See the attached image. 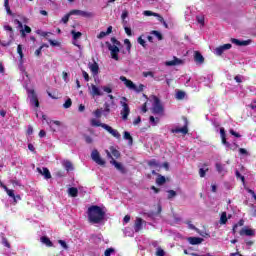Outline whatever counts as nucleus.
<instances>
[{
  "label": "nucleus",
  "instance_id": "f257e3e1",
  "mask_svg": "<svg viewBox=\"0 0 256 256\" xmlns=\"http://www.w3.org/2000/svg\"><path fill=\"white\" fill-rule=\"evenodd\" d=\"M87 215L88 221L92 225H101L105 221V210L97 205L90 206L87 210Z\"/></svg>",
  "mask_w": 256,
  "mask_h": 256
},
{
  "label": "nucleus",
  "instance_id": "f03ea898",
  "mask_svg": "<svg viewBox=\"0 0 256 256\" xmlns=\"http://www.w3.org/2000/svg\"><path fill=\"white\" fill-rule=\"evenodd\" d=\"M111 43L112 44H109V42H107L111 57L115 61H119V47H121V42H119L115 38H111Z\"/></svg>",
  "mask_w": 256,
  "mask_h": 256
},
{
  "label": "nucleus",
  "instance_id": "7ed1b4c3",
  "mask_svg": "<svg viewBox=\"0 0 256 256\" xmlns=\"http://www.w3.org/2000/svg\"><path fill=\"white\" fill-rule=\"evenodd\" d=\"M120 105L122 107V109L120 110L122 121H127V119H129V115H131V108H129L127 98L122 97L120 100Z\"/></svg>",
  "mask_w": 256,
  "mask_h": 256
},
{
  "label": "nucleus",
  "instance_id": "20e7f679",
  "mask_svg": "<svg viewBox=\"0 0 256 256\" xmlns=\"http://www.w3.org/2000/svg\"><path fill=\"white\" fill-rule=\"evenodd\" d=\"M120 81L124 82V85H126L130 91H135L136 93H141L145 87L143 84H140L139 86L135 85L133 81L127 79L125 76H120Z\"/></svg>",
  "mask_w": 256,
  "mask_h": 256
},
{
  "label": "nucleus",
  "instance_id": "39448f33",
  "mask_svg": "<svg viewBox=\"0 0 256 256\" xmlns=\"http://www.w3.org/2000/svg\"><path fill=\"white\" fill-rule=\"evenodd\" d=\"M184 124L182 128L175 127L171 130L172 133L179 134L181 133L182 135H187L189 133V120H187V117L183 116L182 117Z\"/></svg>",
  "mask_w": 256,
  "mask_h": 256
},
{
  "label": "nucleus",
  "instance_id": "423d86ee",
  "mask_svg": "<svg viewBox=\"0 0 256 256\" xmlns=\"http://www.w3.org/2000/svg\"><path fill=\"white\" fill-rule=\"evenodd\" d=\"M105 153H106L108 159H111V160H110L111 165H114V167H115L118 171H120V173H123V174L127 173V170H125V167L123 166V164L117 162V161L115 160V158H113V156H111V152H109V150H105Z\"/></svg>",
  "mask_w": 256,
  "mask_h": 256
},
{
  "label": "nucleus",
  "instance_id": "0eeeda50",
  "mask_svg": "<svg viewBox=\"0 0 256 256\" xmlns=\"http://www.w3.org/2000/svg\"><path fill=\"white\" fill-rule=\"evenodd\" d=\"M150 102H152V113L154 115L161 113V100L157 96H152Z\"/></svg>",
  "mask_w": 256,
  "mask_h": 256
},
{
  "label": "nucleus",
  "instance_id": "6e6552de",
  "mask_svg": "<svg viewBox=\"0 0 256 256\" xmlns=\"http://www.w3.org/2000/svg\"><path fill=\"white\" fill-rule=\"evenodd\" d=\"M88 92H89V95H91V97H103L104 95L102 88L95 84H91L88 87Z\"/></svg>",
  "mask_w": 256,
  "mask_h": 256
},
{
  "label": "nucleus",
  "instance_id": "1a4fd4ad",
  "mask_svg": "<svg viewBox=\"0 0 256 256\" xmlns=\"http://www.w3.org/2000/svg\"><path fill=\"white\" fill-rule=\"evenodd\" d=\"M91 159L97 165H101V166L105 165V160H103V158H101V154H99V151L97 149L92 150Z\"/></svg>",
  "mask_w": 256,
  "mask_h": 256
},
{
  "label": "nucleus",
  "instance_id": "9d476101",
  "mask_svg": "<svg viewBox=\"0 0 256 256\" xmlns=\"http://www.w3.org/2000/svg\"><path fill=\"white\" fill-rule=\"evenodd\" d=\"M164 65H166V67H177L179 65H185V60L173 56V60L164 62Z\"/></svg>",
  "mask_w": 256,
  "mask_h": 256
},
{
  "label": "nucleus",
  "instance_id": "9b49d317",
  "mask_svg": "<svg viewBox=\"0 0 256 256\" xmlns=\"http://www.w3.org/2000/svg\"><path fill=\"white\" fill-rule=\"evenodd\" d=\"M14 23H16V25H18V27L21 29L20 33L23 39L27 37L26 33H31V27L24 25V28H23V23H21V21H19L18 19H15Z\"/></svg>",
  "mask_w": 256,
  "mask_h": 256
},
{
  "label": "nucleus",
  "instance_id": "f8f14e48",
  "mask_svg": "<svg viewBox=\"0 0 256 256\" xmlns=\"http://www.w3.org/2000/svg\"><path fill=\"white\" fill-rule=\"evenodd\" d=\"M28 99H30V105L33 107H39V100L37 99V94H35V90L28 89Z\"/></svg>",
  "mask_w": 256,
  "mask_h": 256
},
{
  "label": "nucleus",
  "instance_id": "ddd939ff",
  "mask_svg": "<svg viewBox=\"0 0 256 256\" xmlns=\"http://www.w3.org/2000/svg\"><path fill=\"white\" fill-rule=\"evenodd\" d=\"M146 39L149 41V43L161 41V32L153 30L149 35H146Z\"/></svg>",
  "mask_w": 256,
  "mask_h": 256
},
{
  "label": "nucleus",
  "instance_id": "4468645a",
  "mask_svg": "<svg viewBox=\"0 0 256 256\" xmlns=\"http://www.w3.org/2000/svg\"><path fill=\"white\" fill-rule=\"evenodd\" d=\"M71 35H72V44H74L75 47H78V49L82 50L83 48L79 45V39H81L83 34L81 32L72 30Z\"/></svg>",
  "mask_w": 256,
  "mask_h": 256
},
{
  "label": "nucleus",
  "instance_id": "2eb2a0df",
  "mask_svg": "<svg viewBox=\"0 0 256 256\" xmlns=\"http://www.w3.org/2000/svg\"><path fill=\"white\" fill-rule=\"evenodd\" d=\"M42 120L46 121V123L49 125L51 131H57V127H61V122L57 120H47L46 115H42Z\"/></svg>",
  "mask_w": 256,
  "mask_h": 256
},
{
  "label": "nucleus",
  "instance_id": "dca6fc26",
  "mask_svg": "<svg viewBox=\"0 0 256 256\" xmlns=\"http://www.w3.org/2000/svg\"><path fill=\"white\" fill-rule=\"evenodd\" d=\"M102 129H105V131L110 133V135H112V137H115V139H121V134L119 133V131H117L116 129H113L111 126L107 124L102 125Z\"/></svg>",
  "mask_w": 256,
  "mask_h": 256
},
{
  "label": "nucleus",
  "instance_id": "f3484780",
  "mask_svg": "<svg viewBox=\"0 0 256 256\" xmlns=\"http://www.w3.org/2000/svg\"><path fill=\"white\" fill-rule=\"evenodd\" d=\"M232 45L231 44H224L222 46L217 47L214 50L215 55L221 56L223 55V53H225V51H228V49H231Z\"/></svg>",
  "mask_w": 256,
  "mask_h": 256
},
{
  "label": "nucleus",
  "instance_id": "a211bd4d",
  "mask_svg": "<svg viewBox=\"0 0 256 256\" xmlns=\"http://www.w3.org/2000/svg\"><path fill=\"white\" fill-rule=\"evenodd\" d=\"M231 43L238 47H247V45H251V40H239L237 38H232Z\"/></svg>",
  "mask_w": 256,
  "mask_h": 256
},
{
  "label": "nucleus",
  "instance_id": "6ab92c4d",
  "mask_svg": "<svg viewBox=\"0 0 256 256\" xmlns=\"http://www.w3.org/2000/svg\"><path fill=\"white\" fill-rule=\"evenodd\" d=\"M70 15H78L80 17H93L92 12H87L83 10H72L70 11Z\"/></svg>",
  "mask_w": 256,
  "mask_h": 256
},
{
  "label": "nucleus",
  "instance_id": "aec40b11",
  "mask_svg": "<svg viewBox=\"0 0 256 256\" xmlns=\"http://www.w3.org/2000/svg\"><path fill=\"white\" fill-rule=\"evenodd\" d=\"M194 61L195 63H198L199 65H203L205 63V57H203V54L199 51L194 52Z\"/></svg>",
  "mask_w": 256,
  "mask_h": 256
},
{
  "label": "nucleus",
  "instance_id": "412c9836",
  "mask_svg": "<svg viewBox=\"0 0 256 256\" xmlns=\"http://www.w3.org/2000/svg\"><path fill=\"white\" fill-rule=\"evenodd\" d=\"M239 234L241 235V237H243V235H246V237H255V230L249 228H242Z\"/></svg>",
  "mask_w": 256,
  "mask_h": 256
},
{
  "label": "nucleus",
  "instance_id": "4be33fe9",
  "mask_svg": "<svg viewBox=\"0 0 256 256\" xmlns=\"http://www.w3.org/2000/svg\"><path fill=\"white\" fill-rule=\"evenodd\" d=\"M38 173L44 177V179H51V172L45 168V167H38L37 168Z\"/></svg>",
  "mask_w": 256,
  "mask_h": 256
},
{
  "label": "nucleus",
  "instance_id": "5701e85b",
  "mask_svg": "<svg viewBox=\"0 0 256 256\" xmlns=\"http://www.w3.org/2000/svg\"><path fill=\"white\" fill-rule=\"evenodd\" d=\"M7 195L10 196L11 198H13L14 203H17V201H19L21 199V196L17 195L15 196V192L13 190H10L9 188H7V186H3Z\"/></svg>",
  "mask_w": 256,
  "mask_h": 256
},
{
  "label": "nucleus",
  "instance_id": "b1692460",
  "mask_svg": "<svg viewBox=\"0 0 256 256\" xmlns=\"http://www.w3.org/2000/svg\"><path fill=\"white\" fill-rule=\"evenodd\" d=\"M188 242L190 245H201L203 243V238L201 237H189Z\"/></svg>",
  "mask_w": 256,
  "mask_h": 256
},
{
  "label": "nucleus",
  "instance_id": "393cba45",
  "mask_svg": "<svg viewBox=\"0 0 256 256\" xmlns=\"http://www.w3.org/2000/svg\"><path fill=\"white\" fill-rule=\"evenodd\" d=\"M111 33H113V26H109L106 32H100L97 36V39H104V37H107V35H111Z\"/></svg>",
  "mask_w": 256,
  "mask_h": 256
},
{
  "label": "nucleus",
  "instance_id": "a878e982",
  "mask_svg": "<svg viewBox=\"0 0 256 256\" xmlns=\"http://www.w3.org/2000/svg\"><path fill=\"white\" fill-rule=\"evenodd\" d=\"M143 229V219L137 218L134 224V230L137 232L141 231Z\"/></svg>",
  "mask_w": 256,
  "mask_h": 256
},
{
  "label": "nucleus",
  "instance_id": "bb28decb",
  "mask_svg": "<svg viewBox=\"0 0 256 256\" xmlns=\"http://www.w3.org/2000/svg\"><path fill=\"white\" fill-rule=\"evenodd\" d=\"M109 153H110L112 159H113V157L115 159H119V157H121V153L115 147H110Z\"/></svg>",
  "mask_w": 256,
  "mask_h": 256
},
{
  "label": "nucleus",
  "instance_id": "cd10ccee",
  "mask_svg": "<svg viewBox=\"0 0 256 256\" xmlns=\"http://www.w3.org/2000/svg\"><path fill=\"white\" fill-rule=\"evenodd\" d=\"M90 125H91V127H103V125H107V124L101 123V120H99L97 118H92L90 120Z\"/></svg>",
  "mask_w": 256,
  "mask_h": 256
},
{
  "label": "nucleus",
  "instance_id": "c85d7f7f",
  "mask_svg": "<svg viewBox=\"0 0 256 256\" xmlns=\"http://www.w3.org/2000/svg\"><path fill=\"white\" fill-rule=\"evenodd\" d=\"M220 137L222 139L223 145H229V142H227V134L225 133V128H220Z\"/></svg>",
  "mask_w": 256,
  "mask_h": 256
},
{
  "label": "nucleus",
  "instance_id": "c756f323",
  "mask_svg": "<svg viewBox=\"0 0 256 256\" xmlns=\"http://www.w3.org/2000/svg\"><path fill=\"white\" fill-rule=\"evenodd\" d=\"M89 69L93 73V75H97V73H99V65L97 64V62L89 64Z\"/></svg>",
  "mask_w": 256,
  "mask_h": 256
},
{
  "label": "nucleus",
  "instance_id": "7c9ffc66",
  "mask_svg": "<svg viewBox=\"0 0 256 256\" xmlns=\"http://www.w3.org/2000/svg\"><path fill=\"white\" fill-rule=\"evenodd\" d=\"M41 243H43V245H46V247H53V242H51V240L49 238H47V236H42L40 238Z\"/></svg>",
  "mask_w": 256,
  "mask_h": 256
},
{
  "label": "nucleus",
  "instance_id": "2f4dec72",
  "mask_svg": "<svg viewBox=\"0 0 256 256\" xmlns=\"http://www.w3.org/2000/svg\"><path fill=\"white\" fill-rule=\"evenodd\" d=\"M63 167H64V169H66L67 171H73V163H71V161H69V160H65L64 162H63Z\"/></svg>",
  "mask_w": 256,
  "mask_h": 256
},
{
  "label": "nucleus",
  "instance_id": "473e14b6",
  "mask_svg": "<svg viewBox=\"0 0 256 256\" xmlns=\"http://www.w3.org/2000/svg\"><path fill=\"white\" fill-rule=\"evenodd\" d=\"M143 15H145V17H158L159 19H161V15H159L155 12L149 11V10H145L143 12Z\"/></svg>",
  "mask_w": 256,
  "mask_h": 256
},
{
  "label": "nucleus",
  "instance_id": "72a5a7b5",
  "mask_svg": "<svg viewBox=\"0 0 256 256\" xmlns=\"http://www.w3.org/2000/svg\"><path fill=\"white\" fill-rule=\"evenodd\" d=\"M17 53H18V55L20 57V62L23 63V57H25V56L23 54V46L21 44H19L17 46Z\"/></svg>",
  "mask_w": 256,
  "mask_h": 256
},
{
  "label": "nucleus",
  "instance_id": "f704fd0d",
  "mask_svg": "<svg viewBox=\"0 0 256 256\" xmlns=\"http://www.w3.org/2000/svg\"><path fill=\"white\" fill-rule=\"evenodd\" d=\"M161 23H163L164 27L166 29H173V22L172 21H165V19H163V17H161Z\"/></svg>",
  "mask_w": 256,
  "mask_h": 256
},
{
  "label": "nucleus",
  "instance_id": "c9c22d12",
  "mask_svg": "<svg viewBox=\"0 0 256 256\" xmlns=\"http://www.w3.org/2000/svg\"><path fill=\"white\" fill-rule=\"evenodd\" d=\"M124 139L126 141H129V145H133V137L131 136V133H129L128 131L124 132Z\"/></svg>",
  "mask_w": 256,
  "mask_h": 256
},
{
  "label": "nucleus",
  "instance_id": "e433bc0d",
  "mask_svg": "<svg viewBox=\"0 0 256 256\" xmlns=\"http://www.w3.org/2000/svg\"><path fill=\"white\" fill-rule=\"evenodd\" d=\"M103 113H104L105 117H107L111 113V105H109V103L104 104Z\"/></svg>",
  "mask_w": 256,
  "mask_h": 256
},
{
  "label": "nucleus",
  "instance_id": "4c0bfd02",
  "mask_svg": "<svg viewBox=\"0 0 256 256\" xmlns=\"http://www.w3.org/2000/svg\"><path fill=\"white\" fill-rule=\"evenodd\" d=\"M68 193H69V195H71V197H77L79 190H77V188H75V187H71L68 189Z\"/></svg>",
  "mask_w": 256,
  "mask_h": 256
},
{
  "label": "nucleus",
  "instance_id": "58836bf2",
  "mask_svg": "<svg viewBox=\"0 0 256 256\" xmlns=\"http://www.w3.org/2000/svg\"><path fill=\"white\" fill-rule=\"evenodd\" d=\"M127 17H129V12L127 10H124L121 15L123 25H127Z\"/></svg>",
  "mask_w": 256,
  "mask_h": 256
},
{
  "label": "nucleus",
  "instance_id": "ea45409f",
  "mask_svg": "<svg viewBox=\"0 0 256 256\" xmlns=\"http://www.w3.org/2000/svg\"><path fill=\"white\" fill-rule=\"evenodd\" d=\"M146 39H147V36H146V35L140 36V37L138 38V43H139V45H142V47H145V45H146V43H147Z\"/></svg>",
  "mask_w": 256,
  "mask_h": 256
},
{
  "label": "nucleus",
  "instance_id": "a19ab883",
  "mask_svg": "<svg viewBox=\"0 0 256 256\" xmlns=\"http://www.w3.org/2000/svg\"><path fill=\"white\" fill-rule=\"evenodd\" d=\"M167 193V199L169 200L175 199V197H177V192L175 190H168Z\"/></svg>",
  "mask_w": 256,
  "mask_h": 256
},
{
  "label": "nucleus",
  "instance_id": "79ce46f5",
  "mask_svg": "<svg viewBox=\"0 0 256 256\" xmlns=\"http://www.w3.org/2000/svg\"><path fill=\"white\" fill-rule=\"evenodd\" d=\"M227 223V212H222L220 217V225H225Z\"/></svg>",
  "mask_w": 256,
  "mask_h": 256
},
{
  "label": "nucleus",
  "instance_id": "37998d69",
  "mask_svg": "<svg viewBox=\"0 0 256 256\" xmlns=\"http://www.w3.org/2000/svg\"><path fill=\"white\" fill-rule=\"evenodd\" d=\"M185 92L183 90H179L177 93H176V99H178L179 101L185 99Z\"/></svg>",
  "mask_w": 256,
  "mask_h": 256
},
{
  "label": "nucleus",
  "instance_id": "c03bdc74",
  "mask_svg": "<svg viewBox=\"0 0 256 256\" xmlns=\"http://www.w3.org/2000/svg\"><path fill=\"white\" fill-rule=\"evenodd\" d=\"M104 112L102 109H96L94 112H93V115L96 119H101V115H103Z\"/></svg>",
  "mask_w": 256,
  "mask_h": 256
},
{
  "label": "nucleus",
  "instance_id": "a18cd8bd",
  "mask_svg": "<svg viewBox=\"0 0 256 256\" xmlns=\"http://www.w3.org/2000/svg\"><path fill=\"white\" fill-rule=\"evenodd\" d=\"M71 15V12L66 14L64 17H62L60 23H64V25H67V23H69V17H71Z\"/></svg>",
  "mask_w": 256,
  "mask_h": 256
},
{
  "label": "nucleus",
  "instance_id": "49530a36",
  "mask_svg": "<svg viewBox=\"0 0 256 256\" xmlns=\"http://www.w3.org/2000/svg\"><path fill=\"white\" fill-rule=\"evenodd\" d=\"M4 7H5V10H6V13L8 15H11V7H9V0H4Z\"/></svg>",
  "mask_w": 256,
  "mask_h": 256
},
{
  "label": "nucleus",
  "instance_id": "de8ad7c7",
  "mask_svg": "<svg viewBox=\"0 0 256 256\" xmlns=\"http://www.w3.org/2000/svg\"><path fill=\"white\" fill-rule=\"evenodd\" d=\"M101 89L104 93H113V88H111V86H101Z\"/></svg>",
  "mask_w": 256,
  "mask_h": 256
},
{
  "label": "nucleus",
  "instance_id": "09e8293b",
  "mask_svg": "<svg viewBox=\"0 0 256 256\" xmlns=\"http://www.w3.org/2000/svg\"><path fill=\"white\" fill-rule=\"evenodd\" d=\"M73 105V102L71 101V98H68L65 103L63 104L64 109H69Z\"/></svg>",
  "mask_w": 256,
  "mask_h": 256
},
{
  "label": "nucleus",
  "instance_id": "8fccbe9b",
  "mask_svg": "<svg viewBox=\"0 0 256 256\" xmlns=\"http://www.w3.org/2000/svg\"><path fill=\"white\" fill-rule=\"evenodd\" d=\"M43 47H49V45L43 44L41 47H39V48L35 51L36 57H39V56L41 55V51H43Z\"/></svg>",
  "mask_w": 256,
  "mask_h": 256
},
{
  "label": "nucleus",
  "instance_id": "3c124183",
  "mask_svg": "<svg viewBox=\"0 0 256 256\" xmlns=\"http://www.w3.org/2000/svg\"><path fill=\"white\" fill-rule=\"evenodd\" d=\"M113 254H115V249H113V248H108V249H106L105 252H104V255H105V256H111V255H113Z\"/></svg>",
  "mask_w": 256,
  "mask_h": 256
},
{
  "label": "nucleus",
  "instance_id": "603ef678",
  "mask_svg": "<svg viewBox=\"0 0 256 256\" xmlns=\"http://www.w3.org/2000/svg\"><path fill=\"white\" fill-rule=\"evenodd\" d=\"M207 171H209V168H200L199 169L200 177H205V175L207 174Z\"/></svg>",
  "mask_w": 256,
  "mask_h": 256
},
{
  "label": "nucleus",
  "instance_id": "864d4df0",
  "mask_svg": "<svg viewBox=\"0 0 256 256\" xmlns=\"http://www.w3.org/2000/svg\"><path fill=\"white\" fill-rule=\"evenodd\" d=\"M124 27V30H125V33L126 35H128V37H131V35H133L132 31H131V28L126 25H123Z\"/></svg>",
  "mask_w": 256,
  "mask_h": 256
},
{
  "label": "nucleus",
  "instance_id": "5fc2aeb1",
  "mask_svg": "<svg viewBox=\"0 0 256 256\" xmlns=\"http://www.w3.org/2000/svg\"><path fill=\"white\" fill-rule=\"evenodd\" d=\"M48 41L52 47H59L61 45L57 40L49 39Z\"/></svg>",
  "mask_w": 256,
  "mask_h": 256
},
{
  "label": "nucleus",
  "instance_id": "6e6d98bb",
  "mask_svg": "<svg viewBox=\"0 0 256 256\" xmlns=\"http://www.w3.org/2000/svg\"><path fill=\"white\" fill-rule=\"evenodd\" d=\"M196 19H197V22L200 23V25H202V27L205 25V17L197 16Z\"/></svg>",
  "mask_w": 256,
  "mask_h": 256
},
{
  "label": "nucleus",
  "instance_id": "4d7b16f0",
  "mask_svg": "<svg viewBox=\"0 0 256 256\" xmlns=\"http://www.w3.org/2000/svg\"><path fill=\"white\" fill-rule=\"evenodd\" d=\"M2 245H4V247H7L8 249L11 248V244H9V241H7V238L2 237Z\"/></svg>",
  "mask_w": 256,
  "mask_h": 256
},
{
  "label": "nucleus",
  "instance_id": "13d9d810",
  "mask_svg": "<svg viewBox=\"0 0 256 256\" xmlns=\"http://www.w3.org/2000/svg\"><path fill=\"white\" fill-rule=\"evenodd\" d=\"M124 43L126 45V49H127L128 53H130V51H131V41H129V39H125Z\"/></svg>",
  "mask_w": 256,
  "mask_h": 256
},
{
  "label": "nucleus",
  "instance_id": "bf43d9fd",
  "mask_svg": "<svg viewBox=\"0 0 256 256\" xmlns=\"http://www.w3.org/2000/svg\"><path fill=\"white\" fill-rule=\"evenodd\" d=\"M150 123H151V125H157L159 123V118L150 116Z\"/></svg>",
  "mask_w": 256,
  "mask_h": 256
},
{
  "label": "nucleus",
  "instance_id": "052dcab7",
  "mask_svg": "<svg viewBox=\"0 0 256 256\" xmlns=\"http://www.w3.org/2000/svg\"><path fill=\"white\" fill-rule=\"evenodd\" d=\"M245 190L247 191V193H249L250 195H252L253 199H255V201H256V194H255V191L251 190V189L248 188V187H245Z\"/></svg>",
  "mask_w": 256,
  "mask_h": 256
},
{
  "label": "nucleus",
  "instance_id": "680f3d73",
  "mask_svg": "<svg viewBox=\"0 0 256 256\" xmlns=\"http://www.w3.org/2000/svg\"><path fill=\"white\" fill-rule=\"evenodd\" d=\"M230 135H233L234 137H236L237 139H239V137H241V134L237 133L235 130L230 129L229 131Z\"/></svg>",
  "mask_w": 256,
  "mask_h": 256
},
{
  "label": "nucleus",
  "instance_id": "e2e57ef3",
  "mask_svg": "<svg viewBox=\"0 0 256 256\" xmlns=\"http://www.w3.org/2000/svg\"><path fill=\"white\" fill-rule=\"evenodd\" d=\"M37 34L41 35L42 37H48L51 35V32H41V30H37Z\"/></svg>",
  "mask_w": 256,
  "mask_h": 256
},
{
  "label": "nucleus",
  "instance_id": "0e129e2a",
  "mask_svg": "<svg viewBox=\"0 0 256 256\" xmlns=\"http://www.w3.org/2000/svg\"><path fill=\"white\" fill-rule=\"evenodd\" d=\"M167 181H171V178L169 177L166 178L165 176H161V185H165Z\"/></svg>",
  "mask_w": 256,
  "mask_h": 256
},
{
  "label": "nucleus",
  "instance_id": "69168bd1",
  "mask_svg": "<svg viewBox=\"0 0 256 256\" xmlns=\"http://www.w3.org/2000/svg\"><path fill=\"white\" fill-rule=\"evenodd\" d=\"M216 170L218 171V173H223V165H221L220 163H216Z\"/></svg>",
  "mask_w": 256,
  "mask_h": 256
},
{
  "label": "nucleus",
  "instance_id": "338daca9",
  "mask_svg": "<svg viewBox=\"0 0 256 256\" xmlns=\"http://www.w3.org/2000/svg\"><path fill=\"white\" fill-rule=\"evenodd\" d=\"M240 155H249V152L245 148H239Z\"/></svg>",
  "mask_w": 256,
  "mask_h": 256
},
{
  "label": "nucleus",
  "instance_id": "774afa93",
  "mask_svg": "<svg viewBox=\"0 0 256 256\" xmlns=\"http://www.w3.org/2000/svg\"><path fill=\"white\" fill-rule=\"evenodd\" d=\"M82 75L86 82H89V74L86 71H82Z\"/></svg>",
  "mask_w": 256,
  "mask_h": 256
}]
</instances>
